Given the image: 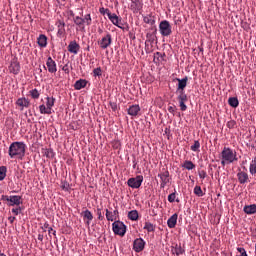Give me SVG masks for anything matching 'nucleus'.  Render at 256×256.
<instances>
[{"mask_svg":"<svg viewBox=\"0 0 256 256\" xmlns=\"http://www.w3.org/2000/svg\"><path fill=\"white\" fill-rule=\"evenodd\" d=\"M27 151V145L24 142H13L9 146L8 154L10 159H23Z\"/></svg>","mask_w":256,"mask_h":256,"instance_id":"nucleus-1","label":"nucleus"},{"mask_svg":"<svg viewBox=\"0 0 256 256\" xmlns=\"http://www.w3.org/2000/svg\"><path fill=\"white\" fill-rule=\"evenodd\" d=\"M234 161H237V152H233V149L229 147H224L221 152V165L225 167Z\"/></svg>","mask_w":256,"mask_h":256,"instance_id":"nucleus-2","label":"nucleus"},{"mask_svg":"<svg viewBox=\"0 0 256 256\" xmlns=\"http://www.w3.org/2000/svg\"><path fill=\"white\" fill-rule=\"evenodd\" d=\"M1 201H6L8 207H20L21 205H23L22 197L19 195H2Z\"/></svg>","mask_w":256,"mask_h":256,"instance_id":"nucleus-3","label":"nucleus"},{"mask_svg":"<svg viewBox=\"0 0 256 256\" xmlns=\"http://www.w3.org/2000/svg\"><path fill=\"white\" fill-rule=\"evenodd\" d=\"M112 230H113L114 235H119L120 237H125V234L127 233V226L123 222L117 220V221L113 222Z\"/></svg>","mask_w":256,"mask_h":256,"instance_id":"nucleus-4","label":"nucleus"},{"mask_svg":"<svg viewBox=\"0 0 256 256\" xmlns=\"http://www.w3.org/2000/svg\"><path fill=\"white\" fill-rule=\"evenodd\" d=\"M159 31L162 37H169V35L173 33L171 23H169L167 20L161 21L159 24Z\"/></svg>","mask_w":256,"mask_h":256,"instance_id":"nucleus-5","label":"nucleus"},{"mask_svg":"<svg viewBox=\"0 0 256 256\" xmlns=\"http://www.w3.org/2000/svg\"><path fill=\"white\" fill-rule=\"evenodd\" d=\"M142 184H143V176L142 175H138L134 178H130L127 181V185H128V187H131V189H139V187H141Z\"/></svg>","mask_w":256,"mask_h":256,"instance_id":"nucleus-6","label":"nucleus"},{"mask_svg":"<svg viewBox=\"0 0 256 256\" xmlns=\"http://www.w3.org/2000/svg\"><path fill=\"white\" fill-rule=\"evenodd\" d=\"M111 43H113V38L110 33H107L102 37L101 40L98 41V45L101 49H107L111 47Z\"/></svg>","mask_w":256,"mask_h":256,"instance_id":"nucleus-7","label":"nucleus"},{"mask_svg":"<svg viewBox=\"0 0 256 256\" xmlns=\"http://www.w3.org/2000/svg\"><path fill=\"white\" fill-rule=\"evenodd\" d=\"M8 70L9 73H12L13 75H19V72L21 71V64L19 63L17 58H13L11 60Z\"/></svg>","mask_w":256,"mask_h":256,"instance_id":"nucleus-8","label":"nucleus"},{"mask_svg":"<svg viewBox=\"0 0 256 256\" xmlns=\"http://www.w3.org/2000/svg\"><path fill=\"white\" fill-rule=\"evenodd\" d=\"M178 93L177 101L179 102V107L181 111H185L187 109V101H189V98L187 97V94L185 92H176Z\"/></svg>","mask_w":256,"mask_h":256,"instance_id":"nucleus-9","label":"nucleus"},{"mask_svg":"<svg viewBox=\"0 0 256 256\" xmlns=\"http://www.w3.org/2000/svg\"><path fill=\"white\" fill-rule=\"evenodd\" d=\"M174 81L178 82L176 93H183V92H185V87H187V82L189 81V78L187 76H185L182 79L175 78Z\"/></svg>","mask_w":256,"mask_h":256,"instance_id":"nucleus-10","label":"nucleus"},{"mask_svg":"<svg viewBox=\"0 0 256 256\" xmlns=\"http://www.w3.org/2000/svg\"><path fill=\"white\" fill-rule=\"evenodd\" d=\"M145 249V240L143 238H137L133 242V250L135 253H141Z\"/></svg>","mask_w":256,"mask_h":256,"instance_id":"nucleus-11","label":"nucleus"},{"mask_svg":"<svg viewBox=\"0 0 256 256\" xmlns=\"http://www.w3.org/2000/svg\"><path fill=\"white\" fill-rule=\"evenodd\" d=\"M106 219L107 221H118L117 219H119V210L115 209V210H109L106 209Z\"/></svg>","mask_w":256,"mask_h":256,"instance_id":"nucleus-12","label":"nucleus"},{"mask_svg":"<svg viewBox=\"0 0 256 256\" xmlns=\"http://www.w3.org/2000/svg\"><path fill=\"white\" fill-rule=\"evenodd\" d=\"M81 215L83 217V221L85 225L90 227L91 222L93 221V213H91L88 209H86L81 213Z\"/></svg>","mask_w":256,"mask_h":256,"instance_id":"nucleus-13","label":"nucleus"},{"mask_svg":"<svg viewBox=\"0 0 256 256\" xmlns=\"http://www.w3.org/2000/svg\"><path fill=\"white\" fill-rule=\"evenodd\" d=\"M158 177H160L161 179V184L160 187L161 189H165V187L167 186V183H169V172L167 170H165L164 172L158 174Z\"/></svg>","mask_w":256,"mask_h":256,"instance_id":"nucleus-14","label":"nucleus"},{"mask_svg":"<svg viewBox=\"0 0 256 256\" xmlns=\"http://www.w3.org/2000/svg\"><path fill=\"white\" fill-rule=\"evenodd\" d=\"M46 67L49 73H57V63H55L51 56H49L47 59Z\"/></svg>","mask_w":256,"mask_h":256,"instance_id":"nucleus-15","label":"nucleus"},{"mask_svg":"<svg viewBox=\"0 0 256 256\" xmlns=\"http://www.w3.org/2000/svg\"><path fill=\"white\" fill-rule=\"evenodd\" d=\"M237 179L240 185H245V183H249V174L245 171H239L237 173Z\"/></svg>","mask_w":256,"mask_h":256,"instance_id":"nucleus-16","label":"nucleus"},{"mask_svg":"<svg viewBox=\"0 0 256 256\" xmlns=\"http://www.w3.org/2000/svg\"><path fill=\"white\" fill-rule=\"evenodd\" d=\"M155 39H157L155 32L146 34V41H145V50L146 51H149V44L153 45V43H155Z\"/></svg>","mask_w":256,"mask_h":256,"instance_id":"nucleus-17","label":"nucleus"},{"mask_svg":"<svg viewBox=\"0 0 256 256\" xmlns=\"http://www.w3.org/2000/svg\"><path fill=\"white\" fill-rule=\"evenodd\" d=\"M79 49H81V46H79L77 41H71L68 45L69 53H73L74 55H77L79 53Z\"/></svg>","mask_w":256,"mask_h":256,"instance_id":"nucleus-18","label":"nucleus"},{"mask_svg":"<svg viewBox=\"0 0 256 256\" xmlns=\"http://www.w3.org/2000/svg\"><path fill=\"white\" fill-rule=\"evenodd\" d=\"M16 105H18V107H21L20 110L23 111V109L30 107L31 102L29 101V99L27 98H19L16 101Z\"/></svg>","mask_w":256,"mask_h":256,"instance_id":"nucleus-19","label":"nucleus"},{"mask_svg":"<svg viewBox=\"0 0 256 256\" xmlns=\"http://www.w3.org/2000/svg\"><path fill=\"white\" fill-rule=\"evenodd\" d=\"M139 111H141V107L139 105H132L128 108V115L131 117H137L139 115Z\"/></svg>","mask_w":256,"mask_h":256,"instance_id":"nucleus-20","label":"nucleus"},{"mask_svg":"<svg viewBox=\"0 0 256 256\" xmlns=\"http://www.w3.org/2000/svg\"><path fill=\"white\" fill-rule=\"evenodd\" d=\"M179 218V215L177 213L173 214L167 221V225L169 229H175V226L177 225V219Z\"/></svg>","mask_w":256,"mask_h":256,"instance_id":"nucleus-21","label":"nucleus"},{"mask_svg":"<svg viewBox=\"0 0 256 256\" xmlns=\"http://www.w3.org/2000/svg\"><path fill=\"white\" fill-rule=\"evenodd\" d=\"M108 19L113 23V25L121 29V26L119 25V16H117V14L108 12Z\"/></svg>","mask_w":256,"mask_h":256,"instance_id":"nucleus-22","label":"nucleus"},{"mask_svg":"<svg viewBox=\"0 0 256 256\" xmlns=\"http://www.w3.org/2000/svg\"><path fill=\"white\" fill-rule=\"evenodd\" d=\"M86 87H87V80L85 79H80L76 81L74 84V89H76V91H81V89H85Z\"/></svg>","mask_w":256,"mask_h":256,"instance_id":"nucleus-23","label":"nucleus"},{"mask_svg":"<svg viewBox=\"0 0 256 256\" xmlns=\"http://www.w3.org/2000/svg\"><path fill=\"white\" fill-rule=\"evenodd\" d=\"M244 213L246 215H255L256 213V204L246 205L243 208Z\"/></svg>","mask_w":256,"mask_h":256,"instance_id":"nucleus-24","label":"nucleus"},{"mask_svg":"<svg viewBox=\"0 0 256 256\" xmlns=\"http://www.w3.org/2000/svg\"><path fill=\"white\" fill-rule=\"evenodd\" d=\"M56 25L58 28V32H57L58 37L65 35V22L58 20Z\"/></svg>","mask_w":256,"mask_h":256,"instance_id":"nucleus-25","label":"nucleus"},{"mask_svg":"<svg viewBox=\"0 0 256 256\" xmlns=\"http://www.w3.org/2000/svg\"><path fill=\"white\" fill-rule=\"evenodd\" d=\"M172 253L173 255H183V253H185V249H183V247H181V244H175L174 247H172Z\"/></svg>","mask_w":256,"mask_h":256,"instance_id":"nucleus-26","label":"nucleus"},{"mask_svg":"<svg viewBox=\"0 0 256 256\" xmlns=\"http://www.w3.org/2000/svg\"><path fill=\"white\" fill-rule=\"evenodd\" d=\"M37 43L39 47H47V36L45 34H40Z\"/></svg>","mask_w":256,"mask_h":256,"instance_id":"nucleus-27","label":"nucleus"},{"mask_svg":"<svg viewBox=\"0 0 256 256\" xmlns=\"http://www.w3.org/2000/svg\"><path fill=\"white\" fill-rule=\"evenodd\" d=\"M228 105L234 109H237V107H239V99H237V97H230L228 99Z\"/></svg>","mask_w":256,"mask_h":256,"instance_id":"nucleus-28","label":"nucleus"},{"mask_svg":"<svg viewBox=\"0 0 256 256\" xmlns=\"http://www.w3.org/2000/svg\"><path fill=\"white\" fill-rule=\"evenodd\" d=\"M128 219H130V221H137L139 219V212H137V210H131L128 213Z\"/></svg>","mask_w":256,"mask_h":256,"instance_id":"nucleus-29","label":"nucleus"},{"mask_svg":"<svg viewBox=\"0 0 256 256\" xmlns=\"http://www.w3.org/2000/svg\"><path fill=\"white\" fill-rule=\"evenodd\" d=\"M55 106V98L54 97H47L46 98V107L52 111L53 107Z\"/></svg>","mask_w":256,"mask_h":256,"instance_id":"nucleus-30","label":"nucleus"},{"mask_svg":"<svg viewBox=\"0 0 256 256\" xmlns=\"http://www.w3.org/2000/svg\"><path fill=\"white\" fill-rule=\"evenodd\" d=\"M39 110H40V113L41 115H51L53 112L51 110H49V108L42 104L39 106Z\"/></svg>","mask_w":256,"mask_h":256,"instance_id":"nucleus-31","label":"nucleus"},{"mask_svg":"<svg viewBox=\"0 0 256 256\" xmlns=\"http://www.w3.org/2000/svg\"><path fill=\"white\" fill-rule=\"evenodd\" d=\"M182 167L187 169V171H193V169H195V165L189 160L184 161Z\"/></svg>","mask_w":256,"mask_h":256,"instance_id":"nucleus-32","label":"nucleus"},{"mask_svg":"<svg viewBox=\"0 0 256 256\" xmlns=\"http://www.w3.org/2000/svg\"><path fill=\"white\" fill-rule=\"evenodd\" d=\"M144 229L148 233H155V225H153L151 222H145Z\"/></svg>","mask_w":256,"mask_h":256,"instance_id":"nucleus-33","label":"nucleus"},{"mask_svg":"<svg viewBox=\"0 0 256 256\" xmlns=\"http://www.w3.org/2000/svg\"><path fill=\"white\" fill-rule=\"evenodd\" d=\"M249 171L250 175H256V157L250 162Z\"/></svg>","mask_w":256,"mask_h":256,"instance_id":"nucleus-34","label":"nucleus"},{"mask_svg":"<svg viewBox=\"0 0 256 256\" xmlns=\"http://www.w3.org/2000/svg\"><path fill=\"white\" fill-rule=\"evenodd\" d=\"M143 21L147 25H151V26L155 25V17H153V16H150V15L149 16H145L143 18Z\"/></svg>","mask_w":256,"mask_h":256,"instance_id":"nucleus-35","label":"nucleus"},{"mask_svg":"<svg viewBox=\"0 0 256 256\" xmlns=\"http://www.w3.org/2000/svg\"><path fill=\"white\" fill-rule=\"evenodd\" d=\"M7 177V167L1 166L0 167V181H3Z\"/></svg>","mask_w":256,"mask_h":256,"instance_id":"nucleus-36","label":"nucleus"},{"mask_svg":"<svg viewBox=\"0 0 256 256\" xmlns=\"http://www.w3.org/2000/svg\"><path fill=\"white\" fill-rule=\"evenodd\" d=\"M29 93L32 99H39V97L41 96V93H39V90H37L36 88L33 90H30Z\"/></svg>","mask_w":256,"mask_h":256,"instance_id":"nucleus-37","label":"nucleus"},{"mask_svg":"<svg viewBox=\"0 0 256 256\" xmlns=\"http://www.w3.org/2000/svg\"><path fill=\"white\" fill-rule=\"evenodd\" d=\"M191 151L197 152L201 149V142L199 140L194 141V145L190 147Z\"/></svg>","mask_w":256,"mask_h":256,"instance_id":"nucleus-38","label":"nucleus"},{"mask_svg":"<svg viewBox=\"0 0 256 256\" xmlns=\"http://www.w3.org/2000/svg\"><path fill=\"white\" fill-rule=\"evenodd\" d=\"M74 23L75 25H78V27H81L82 25H85V20H83V18L76 16L74 18Z\"/></svg>","mask_w":256,"mask_h":256,"instance_id":"nucleus-39","label":"nucleus"},{"mask_svg":"<svg viewBox=\"0 0 256 256\" xmlns=\"http://www.w3.org/2000/svg\"><path fill=\"white\" fill-rule=\"evenodd\" d=\"M194 194L197 195V197H203V190L201 189V186H195L194 187Z\"/></svg>","mask_w":256,"mask_h":256,"instance_id":"nucleus-40","label":"nucleus"},{"mask_svg":"<svg viewBox=\"0 0 256 256\" xmlns=\"http://www.w3.org/2000/svg\"><path fill=\"white\" fill-rule=\"evenodd\" d=\"M82 21H84V23H86V25H91L93 19H91V14H86L84 16V18H82Z\"/></svg>","mask_w":256,"mask_h":256,"instance_id":"nucleus-41","label":"nucleus"},{"mask_svg":"<svg viewBox=\"0 0 256 256\" xmlns=\"http://www.w3.org/2000/svg\"><path fill=\"white\" fill-rule=\"evenodd\" d=\"M132 1V5H131V7H133V5H134V7L136 8V9H141V3H143V0H131Z\"/></svg>","mask_w":256,"mask_h":256,"instance_id":"nucleus-42","label":"nucleus"},{"mask_svg":"<svg viewBox=\"0 0 256 256\" xmlns=\"http://www.w3.org/2000/svg\"><path fill=\"white\" fill-rule=\"evenodd\" d=\"M175 199H177V194L175 192L168 195L169 203H175Z\"/></svg>","mask_w":256,"mask_h":256,"instance_id":"nucleus-43","label":"nucleus"},{"mask_svg":"<svg viewBox=\"0 0 256 256\" xmlns=\"http://www.w3.org/2000/svg\"><path fill=\"white\" fill-rule=\"evenodd\" d=\"M93 74H94V77H101V75H103L101 67L94 69Z\"/></svg>","mask_w":256,"mask_h":256,"instance_id":"nucleus-44","label":"nucleus"},{"mask_svg":"<svg viewBox=\"0 0 256 256\" xmlns=\"http://www.w3.org/2000/svg\"><path fill=\"white\" fill-rule=\"evenodd\" d=\"M96 213L99 221H103V219H105V216H103V213L101 212V208H97Z\"/></svg>","mask_w":256,"mask_h":256,"instance_id":"nucleus-45","label":"nucleus"},{"mask_svg":"<svg viewBox=\"0 0 256 256\" xmlns=\"http://www.w3.org/2000/svg\"><path fill=\"white\" fill-rule=\"evenodd\" d=\"M21 211H23V209H21V206H17L16 208H12V213L14 215H19V213H21Z\"/></svg>","mask_w":256,"mask_h":256,"instance_id":"nucleus-46","label":"nucleus"},{"mask_svg":"<svg viewBox=\"0 0 256 256\" xmlns=\"http://www.w3.org/2000/svg\"><path fill=\"white\" fill-rule=\"evenodd\" d=\"M99 12L101 13V15H105V13H106V15H108V13H111V11H109V9H105L103 7L99 9Z\"/></svg>","mask_w":256,"mask_h":256,"instance_id":"nucleus-47","label":"nucleus"},{"mask_svg":"<svg viewBox=\"0 0 256 256\" xmlns=\"http://www.w3.org/2000/svg\"><path fill=\"white\" fill-rule=\"evenodd\" d=\"M199 177H200V179H205V177H207V172H205V171H200L199 172Z\"/></svg>","mask_w":256,"mask_h":256,"instance_id":"nucleus-48","label":"nucleus"},{"mask_svg":"<svg viewBox=\"0 0 256 256\" xmlns=\"http://www.w3.org/2000/svg\"><path fill=\"white\" fill-rule=\"evenodd\" d=\"M227 127H228L229 129H233V128L235 127V121H229V122L227 123Z\"/></svg>","mask_w":256,"mask_h":256,"instance_id":"nucleus-49","label":"nucleus"},{"mask_svg":"<svg viewBox=\"0 0 256 256\" xmlns=\"http://www.w3.org/2000/svg\"><path fill=\"white\" fill-rule=\"evenodd\" d=\"M62 71H64V73H67V75H69V65L68 64L64 65L62 68Z\"/></svg>","mask_w":256,"mask_h":256,"instance_id":"nucleus-50","label":"nucleus"},{"mask_svg":"<svg viewBox=\"0 0 256 256\" xmlns=\"http://www.w3.org/2000/svg\"><path fill=\"white\" fill-rule=\"evenodd\" d=\"M168 111H169V113L173 114V113H175V111H177V108L175 106H169Z\"/></svg>","mask_w":256,"mask_h":256,"instance_id":"nucleus-51","label":"nucleus"},{"mask_svg":"<svg viewBox=\"0 0 256 256\" xmlns=\"http://www.w3.org/2000/svg\"><path fill=\"white\" fill-rule=\"evenodd\" d=\"M15 219H17L15 216H10L8 221L11 223V225H13V223H15Z\"/></svg>","mask_w":256,"mask_h":256,"instance_id":"nucleus-52","label":"nucleus"},{"mask_svg":"<svg viewBox=\"0 0 256 256\" xmlns=\"http://www.w3.org/2000/svg\"><path fill=\"white\" fill-rule=\"evenodd\" d=\"M110 107H111L112 111H117V104L110 103Z\"/></svg>","mask_w":256,"mask_h":256,"instance_id":"nucleus-53","label":"nucleus"},{"mask_svg":"<svg viewBox=\"0 0 256 256\" xmlns=\"http://www.w3.org/2000/svg\"><path fill=\"white\" fill-rule=\"evenodd\" d=\"M43 239H44L43 234H38V241H43Z\"/></svg>","mask_w":256,"mask_h":256,"instance_id":"nucleus-54","label":"nucleus"},{"mask_svg":"<svg viewBox=\"0 0 256 256\" xmlns=\"http://www.w3.org/2000/svg\"><path fill=\"white\" fill-rule=\"evenodd\" d=\"M154 57H162V55H161L160 52H156V53L154 54Z\"/></svg>","mask_w":256,"mask_h":256,"instance_id":"nucleus-55","label":"nucleus"},{"mask_svg":"<svg viewBox=\"0 0 256 256\" xmlns=\"http://www.w3.org/2000/svg\"><path fill=\"white\" fill-rule=\"evenodd\" d=\"M51 231H53V228L50 227V228L48 229L49 235H51Z\"/></svg>","mask_w":256,"mask_h":256,"instance_id":"nucleus-56","label":"nucleus"},{"mask_svg":"<svg viewBox=\"0 0 256 256\" xmlns=\"http://www.w3.org/2000/svg\"><path fill=\"white\" fill-rule=\"evenodd\" d=\"M98 33H100V35H101V33H103V29L99 28Z\"/></svg>","mask_w":256,"mask_h":256,"instance_id":"nucleus-57","label":"nucleus"},{"mask_svg":"<svg viewBox=\"0 0 256 256\" xmlns=\"http://www.w3.org/2000/svg\"><path fill=\"white\" fill-rule=\"evenodd\" d=\"M70 15H71L72 17L75 16V14L73 13V11L70 12Z\"/></svg>","mask_w":256,"mask_h":256,"instance_id":"nucleus-58","label":"nucleus"},{"mask_svg":"<svg viewBox=\"0 0 256 256\" xmlns=\"http://www.w3.org/2000/svg\"><path fill=\"white\" fill-rule=\"evenodd\" d=\"M44 227L47 229V227H49V224L45 223Z\"/></svg>","mask_w":256,"mask_h":256,"instance_id":"nucleus-59","label":"nucleus"},{"mask_svg":"<svg viewBox=\"0 0 256 256\" xmlns=\"http://www.w3.org/2000/svg\"><path fill=\"white\" fill-rule=\"evenodd\" d=\"M52 234H53V235H57V231L54 230Z\"/></svg>","mask_w":256,"mask_h":256,"instance_id":"nucleus-60","label":"nucleus"},{"mask_svg":"<svg viewBox=\"0 0 256 256\" xmlns=\"http://www.w3.org/2000/svg\"><path fill=\"white\" fill-rule=\"evenodd\" d=\"M0 256H7V255H5L4 253H1V252H0Z\"/></svg>","mask_w":256,"mask_h":256,"instance_id":"nucleus-61","label":"nucleus"},{"mask_svg":"<svg viewBox=\"0 0 256 256\" xmlns=\"http://www.w3.org/2000/svg\"><path fill=\"white\" fill-rule=\"evenodd\" d=\"M244 171H247V168L246 167H243Z\"/></svg>","mask_w":256,"mask_h":256,"instance_id":"nucleus-62","label":"nucleus"},{"mask_svg":"<svg viewBox=\"0 0 256 256\" xmlns=\"http://www.w3.org/2000/svg\"><path fill=\"white\" fill-rule=\"evenodd\" d=\"M176 203H179V199H176Z\"/></svg>","mask_w":256,"mask_h":256,"instance_id":"nucleus-63","label":"nucleus"},{"mask_svg":"<svg viewBox=\"0 0 256 256\" xmlns=\"http://www.w3.org/2000/svg\"><path fill=\"white\" fill-rule=\"evenodd\" d=\"M247 163V161H244L243 164Z\"/></svg>","mask_w":256,"mask_h":256,"instance_id":"nucleus-64","label":"nucleus"}]
</instances>
